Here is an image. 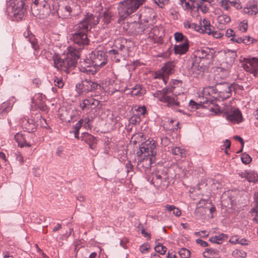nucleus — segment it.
I'll return each mask as SVG.
<instances>
[{
  "instance_id": "53",
  "label": "nucleus",
  "mask_w": 258,
  "mask_h": 258,
  "mask_svg": "<svg viewBox=\"0 0 258 258\" xmlns=\"http://www.w3.org/2000/svg\"><path fill=\"white\" fill-rule=\"evenodd\" d=\"M194 235L196 236H199L202 237H207L209 235V233L205 230H203L199 232H196L194 233Z\"/></svg>"
},
{
  "instance_id": "55",
  "label": "nucleus",
  "mask_w": 258,
  "mask_h": 258,
  "mask_svg": "<svg viewBox=\"0 0 258 258\" xmlns=\"http://www.w3.org/2000/svg\"><path fill=\"white\" fill-rule=\"evenodd\" d=\"M83 123V119H80L76 124L74 125V130L76 132H79L80 128L81 127Z\"/></svg>"
},
{
  "instance_id": "30",
  "label": "nucleus",
  "mask_w": 258,
  "mask_h": 258,
  "mask_svg": "<svg viewBox=\"0 0 258 258\" xmlns=\"http://www.w3.org/2000/svg\"><path fill=\"white\" fill-rule=\"evenodd\" d=\"M219 251L217 249L206 248L204 252V256L208 258H213L217 255Z\"/></svg>"
},
{
  "instance_id": "6",
  "label": "nucleus",
  "mask_w": 258,
  "mask_h": 258,
  "mask_svg": "<svg viewBox=\"0 0 258 258\" xmlns=\"http://www.w3.org/2000/svg\"><path fill=\"white\" fill-rule=\"evenodd\" d=\"M31 11L36 18L43 19L51 13L50 5L46 0H32Z\"/></svg>"
},
{
  "instance_id": "5",
  "label": "nucleus",
  "mask_w": 258,
  "mask_h": 258,
  "mask_svg": "<svg viewBox=\"0 0 258 258\" xmlns=\"http://www.w3.org/2000/svg\"><path fill=\"white\" fill-rule=\"evenodd\" d=\"M174 87L165 88L155 93V96L162 102L167 103L169 107L175 108L180 106V103L177 101V96L173 93Z\"/></svg>"
},
{
  "instance_id": "33",
  "label": "nucleus",
  "mask_w": 258,
  "mask_h": 258,
  "mask_svg": "<svg viewBox=\"0 0 258 258\" xmlns=\"http://www.w3.org/2000/svg\"><path fill=\"white\" fill-rule=\"evenodd\" d=\"M174 38L177 42H189L187 37L181 32H176L174 34Z\"/></svg>"
},
{
  "instance_id": "48",
  "label": "nucleus",
  "mask_w": 258,
  "mask_h": 258,
  "mask_svg": "<svg viewBox=\"0 0 258 258\" xmlns=\"http://www.w3.org/2000/svg\"><path fill=\"white\" fill-rule=\"evenodd\" d=\"M155 3L160 8H162L166 5H167L169 0H154Z\"/></svg>"
},
{
  "instance_id": "23",
  "label": "nucleus",
  "mask_w": 258,
  "mask_h": 258,
  "mask_svg": "<svg viewBox=\"0 0 258 258\" xmlns=\"http://www.w3.org/2000/svg\"><path fill=\"white\" fill-rule=\"evenodd\" d=\"M82 140L89 145V147L93 149L96 144L95 138L88 133H84L81 136Z\"/></svg>"
},
{
  "instance_id": "1",
  "label": "nucleus",
  "mask_w": 258,
  "mask_h": 258,
  "mask_svg": "<svg viewBox=\"0 0 258 258\" xmlns=\"http://www.w3.org/2000/svg\"><path fill=\"white\" fill-rule=\"evenodd\" d=\"M99 18L91 13H88L83 20L75 26V32L72 34L71 39L80 47L89 44V39L88 33L92 26L99 23Z\"/></svg>"
},
{
  "instance_id": "31",
  "label": "nucleus",
  "mask_w": 258,
  "mask_h": 258,
  "mask_svg": "<svg viewBox=\"0 0 258 258\" xmlns=\"http://www.w3.org/2000/svg\"><path fill=\"white\" fill-rule=\"evenodd\" d=\"M11 110V103L6 101L0 105V114H7Z\"/></svg>"
},
{
  "instance_id": "24",
  "label": "nucleus",
  "mask_w": 258,
  "mask_h": 258,
  "mask_svg": "<svg viewBox=\"0 0 258 258\" xmlns=\"http://www.w3.org/2000/svg\"><path fill=\"white\" fill-rule=\"evenodd\" d=\"M188 49L189 42L175 45L174 47L175 53L180 55L185 53L188 50Z\"/></svg>"
},
{
  "instance_id": "37",
  "label": "nucleus",
  "mask_w": 258,
  "mask_h": 258,
  "mask_svg": "<svg viewBox=\"0 0 258 258\" xmlns=\"http://www.w3.org/2000/svg\"><path fill=\"white\" fill-rule=\"evenodd\" d=\"M125 49H123V50L121 51H118V50L115 49H112L110 50L108 52L109 54L111 55H114V58L115 60V62H118L120 61V57H119L120 55V53H123V51H125Z\"/></svg>"
},
{
  "instance_id": "36",
  "label": "nucleus",
  "mask_w": 258,
  "mask_h": 258,
  "mask_svg": "<svg viewBox=\"0 0 258 258\" xmlns=\"http://www.w3.org/2000/svg\"><path fill=\"white\" fill-rule=\"evenodd\" d=\"M172 153L178 157H182L185 155V151L184 149H180L179 147H174L172 149Z\"/></svg>"
},
{
  "instance_id": "7",
  "label": "nucleus",
  "mask_w": 258,
  "mask_h": 258,
  "mask_svg": "<svg viewBox=\"0 0 258 258\" xmlns=\"http://www.w3.org/2000/svg\"><path fill=\"white\" fill-rule=\"evenodd\" d=\"M217 91L219 98L226 99L231 96V92L236 89V85L226 82H216Z\"/></svg>"
},
{
  "instance_id": "38",
  "label": "nucleus",
  "mask_w": 258,
  "mask_h": 258,
  "mask_svg": "<svg viewBox=\"0 0 258 258\" xmlns=\"http://www.w3.org/2000/svg\"><path fill=\"white\" fill-rule=\"evenodd\" d=\"M218 21L219 23V25L224 24L230 22L231 19L230 17L226 15H221L218 17Z\"/></svg>"
},
{
  "instance_id": "43",
  "label": "nucleus",
  "mask_w": 258,
  "mask_h": 258,
  "mask_svg": "<svg viewBox=\"0 0 258 258\" xmlns=\"http://www.w3.org/2000/svg\"><path fill=\"white\" fill-rule=\"evenodd\" d=\"M141 120L140 115L139 114H135L133 115L130 118V122L132 124L139 123Z\"/></svg>"
},
{
  "instance_id": "46",
  "label": "nucleus",
  "mask_w": 258,
  "mask_h": 258,
  "mask_svg": "<svg viewBox=\"0 0 258 258\" xmlns=\"http://www.w3.org/2000/svg\"><path fill=\"white\" fill-rule=\"evenodd\" d=\"M241 159L242 162L245 164H249L251 161V158L246 154H242Z\"/></svg>"
},
{
  "instance_id": "63",
  "label": "nucleus",
  "mask_w": 258,
  "mask_h": 258,
  "mask_svg": "<svg viewBox=\"0 0 258 258\" xmlns=\"http://www.w3.org/2000/svg\"><path fill=\"white\" fill-rule=\"evenodd\" d=\"M183 25L185 28L191 29L194 25L192 23H190L188 20H185L183 22Z\"/></svg>"
},
{
  "instance_id": "14",
  "label": "nucleus",
  "mask_w": 258,
  "mask_h": 258,
  "mask_svg": "<svg viewBox=\"0 0 258 258\" xmlns=\"http://www.w3.org/2000/svg\"><path fill=\"white\" fill-rule=\"evenodd\" d=\"M223 116L232 123H239L242 120V114L237 108H231L223 113Z\"/></svg>"
},
{
  "instance_id": "60",
  "label": "nucleus",
  "mask_w": 258,
  "mask_h": 258,
  "mask_svg": "<svg viewBox=\"0 0 258 258\" xmlns=\"http://www.w3.org/2000/svg\"><path fill=\"white\" fill-rule=\"evenodd\" d=\"M128 242V240L126 238H123L120 241V245L123 247L124 248H127V243Z\"/></svg>"
},
{
  "instance_id": "64",
  "label": "nucleus",
  "mask_w": 258,
  "mask_h": 258,
  "mask_svg": "<svg viewBox=\"0 0 258 258\" xmlns=\"http://www.w3.org/2000/svg\"><path fill=\"white\" fill-rule=\"evenodd\" d=\"M233 33L234 32L233 30H232L231 29H228L227 30L226 32V35L227 37H229L231 36L232 37L234 35Z\"/></svg>"
},
{
  "instance_id": "50",
  "label": "nucleus",
  "mask_w": 258,
  "mask_h": 258,
  "mask_svg": "<svg viewBox=\"0 0 258 258\" xmlns=\"http://www.w3.org/2000/svg\"><path fill=\"white\" fill-rule=\"evenodd\" d=\"M208 203V201L206 200H201L197 203V208L196 209V211L199 212L198 211L201 208H204V206H205Z\"/></svg>"
},
{
  "instance_id": "62",
  "label": "nucleus",
  "mask_w": 258,
  "mask_h": 258,
  "mask_svg": "<svg viewBox=\"0 0 258 258\" xmlns=\"http://www.w3.org/2000/svg\"><path fill=\"white\" fill-rule=\"evenodd\" d=\"M150 246L148 244H143L140 246V251L142 253H145L149 249Z\"/></svg>"
},
{
  "instance_id": "41",
  "label": "nucleus",
  "mask_w": 258,
  "mask_h": 258,
  "mask_svg": "<svg viewBox=\"0 0 258 258\" xmlns=\"http://www.w3.org/2000/svg\"><path fill=\"white\" fill-rule=\"evenodd\" d=\"M155 250L161 254H164L167 250V248L158 243L154 248Z\"/></svg>"
},
{
  "instance_id": "57",
  "label": "nucleus",
  "mask_w": 258,
  "mask_h": 258,
  "mask_svg": "<svg viewBox=\"0 0 258 258\" xmlns=\"http://www.w3.org/2000/svg\"><path fill=\"white\" fill-rule=\"evenodd\" d=\"M228 0H222L220 2L221 6L223 7L225 10H228L229 6L228 5Z\"/></svg>"
},
{
  "instance_id": "32",
  "label": "nucleus",
  "mask_w": 258,
  "mask_h": 258,
  "mask_svg": "<svg viewBox=\"0 0 258 258\" xmlns=\"http://www.w3.org/2000/svg\"><path fill=\"white\" fill-rule=\"evenodd\" d=\"M144 90H143L140 85H136L132 88L131 94L133 96H141L144 93Z\"/></svg>"
},
{
  "instance_id": "10",
  "label": "nucleus",
  "mask_w": 258,
  "mask_h": 258,
  "mask_svg": "<svg viewBox=\"0 0 258 258\" xmlns=\"http://www.w3.org/2000/svg\"><path fill=\"white\" fill-rule=\"evenodd\" d=\"M216 84L214 86H208L203 88L202 94L203 101H200L203 104H213L214 99L218 98Z\"/></svg>"
},
{
  "instance_id": "29",
  "label": "nucleus",
  "mask_w": 258,
  "mask_h": 258,
  "mask_svg": "<svg viewBox=\"0 0 258 258\" xmlns=\"http://www.w3.org/2000/svg\"><path fill=\"white\" fill-rule=\"evenodd\" d=\"M164 208L165 210L169 212H172L173 214L177 217L181 215V212L180 209L174 205H166Z\"/></svg>"
},
{
  "instance_id": "8",
  "label": "nucleus",
  "mask_w": 258,
  "mask_h": 258,
  "mask_svg": "<svg viewBox=\"0 0 258 258\" xmlns=\"http://www.w3.org/2000/svg\"><path fill=\"white\" fill-rule=\"evenodd\" d=\"M153 176L152 180L155 183L157 186H163L167 187L169 183V177L166 172V169L161 166L156 168L153 173Z\"/></svg>"
},
{
  "instance_id": "16",
  "label": "nucleus",
  "mask_w": 258,
  "mask_h": 258,
  "mask_svg": "<svg viewBox=\"0 0 258 258\" xmlns=\"http://www.w3.org/2000/svg\"><path fill=\"white\" fill-rule=\"evenodd\" d=\"M243 68L247 72L258 76V58H252L249 59L242 64Z\"/></svg>"
},
{
  "instance_id": "17",
  "label": "nucleus",
  "mask_w": 258,
  "mask_h": 258,
  "mask_svg": "<svg viewBox=\"0 0 258 258\" xmlns=\"http://www.w3.org/2000/svg\"><path fill=\"white\" fill-rule=\"evenodd\" d=\"M79 70L81 72L87 75H93L96 72L95 67L89 59L81 61L79 63Z\"/></svg>"
},
{
  "instance_id": "2",
  "label": "nucleus",
  "mask_w": 258,
  "mask_h": 258,
  "mask_svg": "<svg viewBox=\"0 0 258 258\" xmlns=\"http://www.w3.org/2000/svg\"><path fill=\"white\" fill-rule=\"evenodd\" d=\"M137 154L140 157L138 159L136 169L141 172H145L146 174L150 173L151 164L155 161L156 154V149L155 143L142 144L140 150Z\"/></svg>"
},
{
  "instance_id": "39",
  "label": "nucleus",
  "mask_w": 258,
  "mask_h": 258,
  "mask_svg": "<svg viewBox=\"0 0 258 258\" xmlns=\"http://www.w3.org/2000/svg\"><path fill=\"white\" fill-rule=\"evenodd\" d=\"M124 41L126 42L125 40L121 41V43L119 45V49L118 50V51H121L123 50V49H125V51H123V53H120V55L122 56H125L126 55H128L129 52V47L124 45Z\"/></svg>"
},
{
  "instance_id": "22",
  "label": "nucleus",
  "mask_w": 258,
  "mask_h": 258,
  "mask_svg": "<svg viewBox=\"0 0 258 258\" xmlns=\"http://www.w3.org/2000/svg\"><path fill=\"white\" fill-rule=\"evenodd\" d=\"M24 36L25 38V41L26 42H29L32 46V47L35 50H37L39 49V46L37 43V41L34 36L30 32L27 31L24 33Z\"/></svg>"
},
{
  "instance_id": "26",
  "label": "nucleus",
  "mask_w": 258,
  "mask_h": 258,
  "mask_svg": "<svg viewBox=\"0 0 258 258\" xmlns=\"http://www.w3.org/2000/svg\"><path fill=\"white\" fill-rule=\"evenodd\" d=\"M243 12L249 15H256L258 12L257 4L254 2L253 4H249L246 7L243 9Z\"/></svg>"
},
{
  "instance_id": "49",
  "label": "nucleus",
  "mask_w": 258,
  "mask_h": 258,
  "mask_svg": "<svg viewBox=\"0 0 258 258\" xmlns=\"http://www.w3.org/2000/svg\"><path fill=\"white\" fill-rule=\"evenodd\" d=\"M247 21L243 20L239 24V28L240 30H242L243 32H246L247 29Z\"/></svg>"
},
{
  "instance_id": "20",
  "label": "nucleus",
  "mask_w": 258,
  "mask_h": 258,
  "mask_svg": "<svg viewBox=\"0 0 258 258\" xmlns=\"http://www.w3.org/2000/svg\"><path fill=\"white\" fill-rule=\"evenodd\" d=\"M197 55L199 58L202 61L204 59H211L214 55V50L208 47H205L197 51Z\"/></svg>"
},
{
  "instance_id": "34",
  "label": "nucleus",
  "mask_w": 258,
  "mask_h": 258,
  "mask_svg": "<svg viewBox=\"0 0 258 258\" xmlns=\"http://www.w3.org/2000/svg\"><path fill=\"white\" fill-rule=\"evenodd\" d=\"M87 99L88 100V104L89 107V109H94L97 107L99 109L101 107V106L99 107V105L100 104V102L99 101L92 98H90L89 99Z\"/></svg>"
},
{
  "instance_id": "11",
  "label": "nucleus",
  "mask_w": 258,
  "mask_h": 258,
  "mask_svg": "<svg viewBox=\"0 0 258 258\" xmlns=\"http://www.w3.org/2000/svg\"><path fill=\"white\" fill-rule=\"evenodd\" d=\"M90 58L95 68L102 67L106 64L107 61V56L102 50L93 51L90 54Z\"/></svg>"
},
{
  "instance_id": "15",
  "label": "nucleus",
  "mask_w": 258,
  "mask_h": 258,
  "mask_svg": "<svg viewBox=\"0 0 258 258\" xmlns=\"http://www.w3.org/2000/svg\"><path fill=\"white\" fill-rule=\"evenodd\" d=\"M207 69V66L204 64L201 61L199 62L198 59H197L192 62L191 66L189 69V73L194 77L198 78L199 76H202Z\"/></svg>"
},
{
  "instance_id": "18",
  "label": "nucleus",
  "mask_w": 258,
  "mask_h": 258,
  "mask_svg": "<svg viewBox=\"0 0 258 258\" xmlns=\"http://www.w3.org/2000/svg\"><path fill=\"white\" fill-rule=\"evenodd\" d=\"M22 127L28 132V134L30 135V133H34L36 131V122L34 118H30L27 119H24L22 122Z\"/></svg>"
},
{
  "instance_id": "25",
  "label": "nucleus",
  "mask_w": 258,
  "mask_h": 258,
  "mask_svg": "<svg viewBox=\"0 0 258 258\" xmlns=\"http://www.w3.org/2000/svg\"><path fill=\"white\" fill-rule=\"evenodd\" d=\"M229 69H224L223 68H219L217 69L216 73L215 75L214 80L219 82V79H224L229 75Z\"/></svg>"
},
{
  "instance_id": "40",
  "label": "nucleus",
  "mask_w": 258,
  "mask_h": 258,
  "mask_svg": "<svg viewBox=\"0 0 258 258\" xmlns=\"http://www.w3.org/2000/svg\"><path fill=\"white\" fill-rule=\"evenodd\" d=\"M181 258H188L190 255V252L185 248H182L178 252Z\"/></svg>"
},
{
  "instance_id": "59",
  "label": "nucleus",
  "mask_w": 258,
  "mask_h": 258,
  "mask_svg": "<svg viewBox=\"0 0 258 258\" xmlns=\"http://www.w3.org/2000/svg\"><path fill=\"white\" fill-rule=\"evenodd\" d=\"M196 242L198 244H199L203 247H207L208 246V243L206 241H205L201 239H197Z\"/></svg>"
},
{
  "instance_id": "56",
  "label": "nucleus",
  "mask_w": 258,
  "mask_h": 258,
  "mask_svg": "<svg viewBox=\"0 0 258 258\" xmlns=\"http://www.w3.org/2000/svg\"><path fill=\"white\" fill-rule=\"evenodd\" d=\"M88 102V100L87 99H86L83 100L82 103L80 104V107L83 110L85 109H89Z\"/></svg>"
},
{
  "instance_id": "42",
  "label": "nucleus",
  "mask_w": 258,
  "mask_h": 258,
  "mask_svg": "<svg viewBox=\"0 0 258 258\" xmlns=\"http://www.w3.org/2000/svg\"><path fill=\"white\" fill-rule=\"evenodd\" d=\"M111 16L108 10L105 11L103 13V21L106 24H108L111 22Z\"/></svg>"
},
{
  "instance_id": "4",
  "label": "nucleus",
  "mask_w": 258,
  "mask_h": 258,
  "mask_svg": "<svg viewBox=\"0 0 258 258\" xmlns=\"http://www.w3.org/2000/svg\"><path fill=\"white\" fill-rule=\"evenodd\" d=\"M146 0H124L118 5V15L119 21H123L135 12Z\"/></svg>"
},
{
  "instance_id": "51",
  "label": "nucleus",
  "mask_w": 258,
  "mask_h": 258,
  "mask_svg": "<svg viewBox=\"0 0 258 258\" xmlns=\"http://www.w3.org/2000/svg\"><path fill=\"white\" fill-rule=\"evenodd\" d=\"M214 28L211 25L207 26V27H205V29H203L204 31L203 33H207L209 35H212L213 32H214Z\"/></svg>"
},
{
  "instance_id": "54",
  "label": "nucleus",
  "mask_w": 258,
  "mask_h": 258,
  "mask_svg": "<svg viewBox=\"0 0 258 258\" xmlns=\"http://www.w3.org/2000/svg\"><path fill=\"white\" fill-rule=\"evenodd\" d=\"M230 40L232 41L233 42L240 43L242 42L243 39L241 37L234 34V36L230 39Z\"/></svg>"
},
{
  "instance_id": "12",
  "label": "nucleus",
  "mask_w": 258,
  "mask_h": 258,
  "mask_svg": "<svg viewBox=\"0 0 258 258\" xmlns=\"http://www.w3.org/2000/svg\"><path fill=\"white\" fill-rule=\"evenodd\" d=\"M79 8L76 3L71 2L67 5L59 6L57 10V15L61 19L69 18L70 17L75 15L74 11L75 8Z\"/></svg>"
},
{
  "instance_id": "27",
  "label": "nucleus",
  "mask_w": 258,
  "mask_h": 258,
  "mask_svg": "<svg viewBox=\"0 0 258 258\" xmlns=\"http://www.w3.org/2000/svg\"><path fill=\"white\" fill-rule=\"evenodd\" d=\"M83 86L84 89H86L88 92L94 91L97 89L98 87H100L97 83L88 80H86L83 82Z\"/></svg>"
},
{
  "instance_id": "47",
  "label": "nucleus",
  "mask_w": 258,
  "mask_h": 258,
  "mask_svg": "<svg viewBox=\"0 0 258 258\" xmlns=\"http://www.w3.org/2000/svg\"><path fill=\"white\" fill-rule=\"evenodd\" d=\"M203 2H200L199 3L197 4V8L198 9H200L203 13H206L208 10V8L206 5H203Z\"/></svg>"
},
{
  "instance_id": "44",
  "label": "nucleus",
  "mask_w": 258,
  "mask_h": 258,
  "mask_svg": "<svg viewBox=\"0 0 258 258\" xmlns=\"http://www.w3.org/2000/svg\"><path fill=\"white\" fill-rule=\"evenodd\" d=\"M175 121V120H174L173 119H170V120L168 121V123H169L168 130H169L174 131V130H177V128H178V125H179L178 121H176V124H175V126L174 125H172Z\"/></svg>"
},
{
  "instance_id": "52",
  "label": "nucleus",
  "mask_w": 258,
  "mask_h": 258,
  "mask_svg": "<svg viewBox=\"0 0 258 258\" xmlns=\"http://www.w3.org/2000/svg\"><path fill=\"white\" fill-rule=\"evenodd\" d=\"M135 110L139 112L138 114L143 115V116L146 114L147 109L145 106H139Z\"/></svg>"
},
{
  "instance_id": "3",
  "label": "nucleus",
  "mask_w": 258,
  "mask_h": 258,
  "mask_svg": "<svg viewBox=\"0 0 258 258\" xmlns=\"http://www.w3.org/2000/svg\"><path fill=\"white\" fill-rule=\"evenodd\" d=\"M79 57V50L73 47H70L66 54H63L61 56L56 54L53 56L54 66L58 70L68 74L75 68Z\"/></svg>"
},
{
  "instance_id": "21",
  "label": "nucleus",
  "mask_w": 258,
  "mask_h": 258,
  "mask_svg": "<svg viewBox=\"0 0 258 258\" xmlns=\"http://www.w3.org/2000/svg\"><path fill=\"white\" fill-rule=\"evenodd\" d=\"M236 56L237 55L235 51L228 50L225 53V62H223V65L224 66V63H225L226 64L225 67L229 69L234 63Z\"/></svg>"
},
{
  "instance_id": "28",
  "label": "nucleus",
  "mask_w": 258,
  "mask_h": 258,
  "mask_svg": "<svg viewBox=\"0 0 258 258\" xmlns=\"http://www.w3.org/2000/svg\"><path fill=\"white\" fill-rule=\"evenodd\" d=\"M228 238V236L226 234L222 233L218 235H215L210 238V242L214 243L221 244L223 241Z\"/></svg>"
},
{
  "instance_id": "61",
  "label": "nucleus",
  "mask_w": 258,
  "mask_h": 258,
  "mask_svg": "<svg viewBox=\"0 0 258 258\" xmlns=\"http://www.w3.org/2000/svg\"><path fill=\"white\" fill-rule=\"evenodd\" d=\"M242 42L246 45H248L252 42V38L250 36H246L244 38H242Z\"/></svg>"
},
{
  "instance_id": "19",
  "label": "nucleus",
  "mask_w": 258,
  "mask_h": 258,
  "mask_svg": "<svg viewBox=\"0 0 258 258\" xmlns=\"http://www.w3.org/2000/svg\"><path fill=\"white\" fill-rule=\"evenodd\" d=\"M33 134H31V138H33ZM29 136L30 135L28 134H23L18 133L15 136V139L18 143V146L20 147H23L24 146L30 147L31 144L30 141L27 139Z\"/></svg>"
},
{
  "instance_id": "9",
  "label": "nucleus",
  "mask_w": 258,
  "mask_h": 258,
  "mask_svg": "<svg viewBox=\"0 0 258 258\" xmlns=\"http://www.w3.org/2000/svg\"><path fill=\"white\" fill-rule=\"evenodd\" d=\"M10 7L13 16L18 20H21L26 13L25 0H10Z\"/></svg>"
},
{
  "instance_id": "58",
  "label": "nucleus",
  "mask_w": 258,
  "mask_h": 258,
  "mask_svg": "<svg viewBox=\"0 0 258 258\" xmlns=\"http://www.w3.org/2000/svg\"><path fill=\"white\" fill-rule=\"evenodd\" d=\"M234 138L236 140H237L239 142H240V143L241 144L242 148L241 149V150L237 152V153H239L241 152L242 150V148H243V146H244V141L242 138H241L240 137L238 136H234Z\"/></svg>"
},
{
  "instance_id": "35",
  "label": "nucleus",
  "mask_w": 258,
  "mask_h": 258,
  "mask_svg": "<svg viewBox=\"0 0 258 258\" xmlns=\"http://www.w3.org/2000/svg\"><path fill=\"white\" fill-rule=\"evenodd\" d=\"M247 180L249 182H255L258 181V175L252 171L248 172Z\"/></svg>"
},
{
  "instance_id": "45",
  "label": "nucleus",
  "mask_w": 258,
  "mask_h": 258,
  "mask_svg": "<svg viewBox=\"0 0 258 258\" xmlns=\"http://www.w3.org/2000/svg\"><path fill=\"white\" fill-rule=\"evenodd\" d=\"M54 85L57 86L59 88H62L64 85L63 80L60 78L55 77L54 79Z\"/></svg>"
},
{
  "instance_id": "13",
  "label": "nucleus",
  "mask_w": 258,
  "mask_h": 258,
  "mask_svg": "<svg viewBox=\"0 0 258 258\" xmlns=\"http://www.w3.org/2000/svg\"><path fill=\"white\" fill-rule=\"evenodd\" d=\"M174 64L171 62L166 63L159 71L156 72L154 78L162 79L166 84L170 75L174 72Z\"/></svg>"
}]
</instances>
